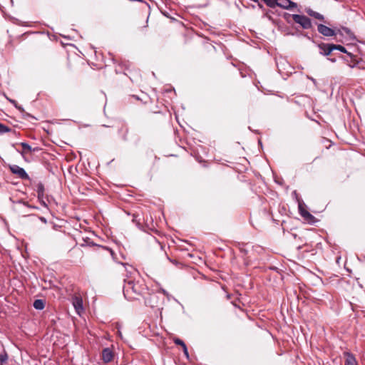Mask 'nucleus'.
Listing matches in <instances>:
<instances>
[{"label":"nucleus","instance_id":"a878e982","mask_svg":"<svg viewBox=\"0 0 365 365\" xmlns=\"http://www.w3.org/2000/svg\"><path fill=\"white\" fill-rule=\"evenodd\" d=\"M328 60L333 63L336 62V58H328Z\"/></svg>","mask_w":365,"mask_h":365},{"label":"nucleus","instance_id":"9b49d317","mask_svg":"<svg viewBox=\"0 0 365 365\" xmlns=\"http://www.w3.org/2000/svg\"><path fill=\"white\" fill-rule=\"evenodd\" d=\"M346 356L345 365H358L354 356L349 352H344Z\"/></svg>","mask_w":365,"mask_h":365},{"label":"nucleus","instance_id":"a211bd4d","mask_svg":"<svg viewBox=\"0 0 365 365\" xmlns=\"http://www.w3.org/2000/svg\"><path fill=\"white\" fill-rule=\"evenodd\" d=\"M21 146L22 147L24 152L31 153L32 152V148L26 143H21Z\"/></svg>","mask_w":365,"mask_h":365},{"label":"nucleus","instance_id":"dca6fc26","mask_svg":"<svg viewBox=\"0 0 365 365\" xmlns=\"http://www.w3.org/2000/svg\"><path fill=\"white\" fill-rule=\"evenodd\" d=\"M341 29L344 31V32L349 36L350 39H355V36L352 31L347 27H342Z\"/></svg>","mask_w":365,"mask_h":365},{"label":"nucleus","instance_id":"1a4fd4ad","mask_svg":"<svg viewBox=\"0 0 365 365\" xmlns=\"http://www.w3.org/2000/svg\"><path fill=\"white\" fill-rule=\"evenodd\" d=\"M73 305L76 312L80 314L81 312L83 310V300L81 297H75L73 298Z\"/></svg>","mask_w":365,"mask_h":365},{"label":"nucleus","instance_id":"c85d7f7f","mask_svg":"<svg viewBox=\"0 0 365 365\" xmlns=\"http://www.w3.org/2000/svg\"><path fill=\"white\" fill-rule=\"evenodd\" d=\"M258 6H259V8H261V9L263 7V6H262L261 4H258Z\"/></svg>","mask_w":365,"mask_h":365},{"label":"nucleus","instance_id":"f03ea898","mask_svg":"<svg viewBox=\"0 0 365 365\" xmlns=\"http://www.w3.org/2000/svg\"><path fill=\"white\" fill-rule=\"evenodd\" d=\"M264 4L272 9L279 6L287 10H291L297 6V4L291 0H264Z\"/></svg>","mask_w":365,"mask_h":365},{"label":"nucleus","instance_id":"f8f14e48","mask_svg":"<svg viewBox=\"0 0 365 365\" xmlns=\"http://www.w3.org/2000/svg\"><path fill=\"white\" fill-rule=\"evenodd\" d=\"M299 212L302 217H303L306 220H312L314 218V216L310 214L307 210L302 208L301 205L299 206Z\"/></svg>","mask_w":365,"mask_h":365},{"label":"nucleus","instance_id":"4468645a","mask_svg":"<svg viewBox=\"0 0 365 365\" xmlns=\"http://www.w3.org/2000/svg\"><path fill=\"white\" fill-rule=\"evenodd\" d=\"M44 185L41 182H38L36 185V192L38 198H42L44 197Z\"/></svg>","mask_w":365,"mask_h":365},{"label":"nucleus","instance_id":"4be33fe9","mask_svg":"<svg viewBox=\"0 0 365 365\" xmlns=\"http://www.w3.org/2000/svg\"><path fill=\"white\" fill-rule=\"evenodd\" d=\"M38 201H39V202L41 203V205H43L45 207H48L46 201L44 200V197H42V198H38Z\"/></svg>","mask_w":365,"mask_h":365},{"label":"nucleus","instance_id":"b1692460","mask_svg":"<svg viewBox=\"0 0 365 365\" xmlns=\"http://www.w3.org/2000/svg\"><path fill=\"white\" fill-rule=\"evenodd\" d=\"M182 349H183V352L185 354V355L188 357V351H187V348L186 346V345L185 346H182Z\"/></svg>","mask_w":365,"mask_h":365},{"label":"nucleus","instance_id":"5701e85b","mask_svg":"<svg viewBox=\"0 0 365 365\" xmlns=\"http://www.w3.org/2000/svg\"><path fill=\"white\" fill-rule=\"evenodd\" d=\"M129 270H128V272L130 273V274H133V273H136L137 271L132 267V266H129Z\"/></svg>","mask_w":365,"mask_h":365},{"label":"nucleus","instance_id":"7ed1b4c3","mask_svg":"<svg viewBox=\"0 0 365 365\" xmlns=\"http://www.w3.org/2000/svg\"><path fill=\"white\" fill-rule=\"evenodd\" d=\"M292 17L296 24H298L304 29L312 28V24L309 18L304 15L292 14Z\"/></svg>","mask_w":365,"mask_h":365},{"label":"nucleus","instance_id":"423d86ee","mask_svg":"<svg viewBox=\"0 0 365 365\" xmlns=\"http://www.w3.org/2000/svg\"><path fill=\"white\" fill-rule=\"evenodd\" d=\"M319 53L324 56H328L333 51L332 43H321L318 44Z\"/></svg>","mask_w":365,"mask_h":365},{"label":"nucleus","instance_id":"393cba45","mask_svg":"<svg viewBox=\"0 0 365 365\" xmlns=\"http://www.w3.org/2000/svg\"><path fill=\"white\" fill-rule=\"evenodd\" d=\"M358 64V62H355L354 64L349 63L348 66L351 68H354Z\"/></svg>","mask_w":365,"mask_h":365},{"label":"nucleus","instance_id":"412c9836","mask_svg":"<svg viewBox=\"0 0 365 365\" xmlns=\"http://www.w3.org/2000/svg\"><path fill=\"white\" fill-rule=\"evenodd\" d=\"M9 101L13 104V105H14V106H15V107H16V108H17L19 110H24L22 107H21V106H17V103H16V101L12 100V99H9Z\"/></svg>","mask_w":365,"mask_h":365},{"label":"nucleus","instance_id":"6ab92c4d","mask_svg":"<svg viewBox=\"0 0 365 365\" xmlns=\"http://www.w3.org/2000/svg\"><path fill=\"white\" fill-rule=\"evenodd\" d=\"M11 128L0 123V135L9 132Z\"/></svg>","mask_w":365,"mask_h":365},{"label":"nucleus","instance_id":"aec40b11","mask_svg":"<svg viewBox=\"0 0 365 365\" xmlns=\"http://www.w3.org/2000/svg\"><path fill=\"white\" fill-rule=\"evenodd\" d=\"M174 343L177 345H180L182 347L186 345L183 341L178 338L174 339Z\"/></svg>","mask_w":365,"mask_h":365},{"label":"nucleus","instance_id":"cd10ccee","mask_svg":"<svg viewBox=\"0 0 365 365\" xmlns=\"http://www.w3.org/2000/svg\"><path fill=\"white\" fill-rule=\"evenodd\" d=\"M156 243L158 244V245L160 247V249H163V246L160 243H158V242H156Z\"/></svg>","mask_w":365,"mask_h":365},{"label":"nucleus","instance_id":"2eb2a0df","mask_svg":"<svg viewBox=\"0 0 365 365\" xmlns=\"http://www.w3.org/2000/svg\"><path fill=\"white\" fill-rule=\"evenodd\" d=\"M45 307V303L42 299H36L34 302V307L38 310H42Z\"/></svg>","mask_w":365,"mask_h":365},{"label":"nucleus","instance_id":"c756f323","mask_svg":"<svg viewBox=\"0 0 365 365\" xmlns=\"http://www.w3.org/2000/svg\"><path fill=\"white\" fill-rule=\"evenodd\" d=\"M41 220H42V221H44V222H46V220H45V218H43V217H41Z\"/></svg>","mask_w":365,"mask_h":365},{"label":"nucleus","instance_id":"f3484780","mask_svg":"<svg viewBox=\"0 0 365 365\" xmlns=\"http://www.w3.org/2000/svg\"><path fill=\"white\" fill-rule=\"evenodd\" d=\"M7 359H8V355L5 351L0 354V363L1 365H3L4 363H6Z\"/></svg>","mask_w":365,"mask_h":365},{"label":"nucleus","instance_id":"20e7f679","mask_svg":"<svg viewBox=\"0 0 365 365\" xmlns=\"http://www.w3.org/2000/svg\"><path fill=\"white\" fill-rule=\"evenodd\" d=\"M317 31L326 37H332L335 36L337 34H341L339 29L336 30L322 24H317Z\"/></svg>","mask_w":365,"mask_h":365},{"label":"nucleus","instance_id":"6e6552de","mask_svg":"<svg viewBox=\"0 0 365 365\" xmlns=\"http://www.w3.org/2000/svg\"><path fill=\"white\" fill-rule=\"evenodd\" d=\"M113 359V353L109 348H105L102 351V359L105 363L111 361Z\"/></svg>","mask_w":365,"mask_h":365},{"label":"nucleus","instance_id":"ddd939ff","mask_svg":"<svg viewBox=\"0 0 365 365\" xmlns=\"http://www.w3.org/2000/svg\"><path fill=\"white\" fill-rule=\"evenodd\" d=\"M332 48H333V51L334 50H338V51H341L342 53H346L350 57H353L354 56L352 55V53L348 52L347 50L346 49V48L344 46H341V45L332 43Z\"/></svg>","mask_w":365,"mask_h":365},{"label":"nucleus","instance_id":"f257e3e1","mask_svg":"<svg viewBox=\"0 0 365 365\" xmlns=\"http://www.w3.org/2000/svg\"><path fill=\"white\" fill-rule=\"evenodd\" d=\"M147 286L141 281H134L127 278L124 279L123 294L128 300H138L147 293Z\"/></svg>","mask_w":365,"mask_h":365},{"label":"nucleus","instance_id":"bb28decb","mask_svg":"<svg viewBox=\"0 0 365 365\" xmlns=\"http://www.w3.org/2000/svg\"><path fill=\"white\" fill-rule=\"evenodd\" d=\"M38 148H32V151H34V152L38 151Z\"/></svg>","mask_w":365,"mask_h":365},{"label":"nucleus","instance_id":"9d476101","mask_svg":"<svg viewBox=\"0 0 365 365\" xmlns=\"http://www.w3.org/2000/svg\"><path fill=\"white\" fill-rule=\"evenodd\" d=\"M145 302L151 307H155L158 306V296L155 294H150L148 297L145 299Z\"/></svg>","mask_w":365,"mask_h":365},{"label":"nucleus","instance_id":"0eeeda50","mask_svg":"<svg viewBox=\"0 0 365 365\" xmlns=\"http://www.w3.org/2000/svg\"><path fill=\"white\" fill-rule=\"evenodd\" d=\"M305 12L310 16L317 19V20H319L320 21H322L324 23H326L327 24H329V22H327L326 20H325V18L324 16L321 14L319 12H317V11H313L312 9L310 8H306L305 9Z\"/></svg>","mask_w":365,"mask_h":365},{"label":"nucleus","instance_id":"39448f33","mask_svg":"<svg viewBox=\"0 0 365 365\" xmlns=\"http://www.w3.org/2000/svg\"><path fill=\"white\" fill-rule=\"evenodd\" d=\"M10 170L12 173L17 175L19 178L22 180L29 179V175L26 173L25 170L17 165H12L10 167Z\"/></svg>","mask_w":365,"mask_h":365}]
</instances>
